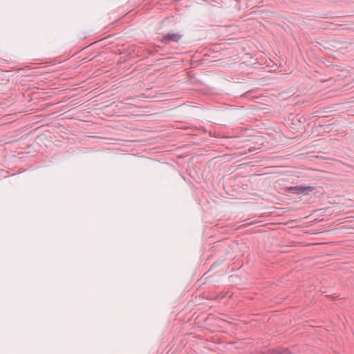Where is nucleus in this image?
Returning <instances> with one entry per match:
<instances>
[{
	"label": "nucleus",
	"instance_id": "1",
	"mask_svg": "<svg viewBox=\"0 0 354 354\" xmlns=\"http://www.w3.org/2000/svg\"><path fill=\"white\" fill-rule=\"evenodd\" d=\"M314 189V187L309 185H297L288 187V193L297 195H307L312 192Z\"/></svg>",
	"mask_w": 354,
	"mask_h": 354
},
{
	"label": "nucleus",
	"instance_id": "2",
	"mask_svg": "<svg viewBox=\"0 0 354 354\" xmlns=\"http://www.w3.org/2000/svg\"><path fill=\"white\" fill-rule=\"evenodd\" d=\"M183 38L180 33L168 32L162 36L160 41L165 44H169L171 42L178 43Z\"/></svg>",
	"mask_w": 354,
	"mask_h": 354
},
{
	"label": "nucleus",
	"instance_id": "3",
	"mask_svg": "<svg viewBox=\"0 0 354 354\" xmlns=\"http://www.w3.org/2000/svg\"><path fill=\"white\" fill-rule=\"evenodd\" d=\"M268 354H290L288 348H278L268 351Z\"/></svg>",
	"mask_w": 354,
	"mask_h": 354
}]
</instances>
